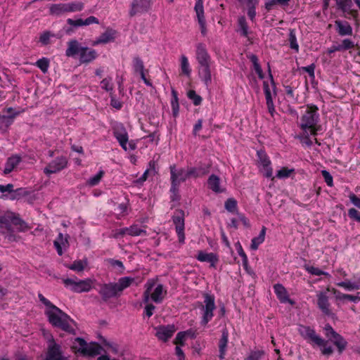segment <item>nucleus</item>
I'll return each instance as SVG.
<instances>
[{
	"mask_svg": "<svg viewBox=\"0 0 360 360\" xmlns=\"http://www.w3.org/2000/svg\"><path fill=\"white\" fill-rule=\"evenodd\" d=\"M99 287L98 293L104 302L120 295L115 286V283L100 284Z\"/></svg>",
	"mask_w": 360,
	"mask_h": 360,
	"instance_id": "obj_14",
	"label": "nucleus"
},
{
	"mask_svg": "<svg viewBox=\"0 0 360 360\" xmlns=\"http://www.w3.org/2000/svg\"><path fill=\"white\" fill-rule=\"evenodd\" d=\"M124 235H128L127 228H124L115 231L112 234V237L117 239L123 237Z\"/></svg>",
	"mask_w": 360,
	"mask_h": 360,
	"instance_id": "obj_62",
	"label": "nucleus"
},
{
	"mask_svg": "<svg viewBox=\"0 0 360 360\" xmlns=\"http://www.w3.org/2000/svg\"><path fill=\"white\" fill-rule=\"evenodd\" d=\"M298 332L309 343L322 347L321 353L323 355L330 356L333 353V347L331 346H327L328 341L317 335L314 328L308 326L300 325Z\"/></svg>",
	"mask_w": 360,
	"mask_h": 360,
	"instance_id": "obj_3",
	"label": "nucleus"
},
{
	"mask_svg": "<svg viewBox=\"0 0 360 360\" xmlns=\"http://www.w3.org/2000/svg\"><path fill=\"white\" fill-rule=\"evenodd\" d=\"M187 96L193 101L195 105H198L202 102V98L198 95L194 90H189L187 93Z\"/></svg>",
	"mask_w": 360,
	"mask_h": 360,
	"instance_id": "obj_50",
	"label": "nucleus"
},
{
	"mask_svg": "<svg viewBox=\"0 0 360 360\" xmlns=\"http://www.w3.org/2000/svg\"><path fill=\"white\" fill-rule=\"evenodd\" d=\"M203 302H198V306L202 312V319L200 323L206 326L214 316V311L216 309L215 298L213 295L209 293L203 294Z\"/></svg>",
	"mask_w": 360,
	"mask_h": 360,
	"instance_id": "obj_7",
	"label": "nucleus"
},
{
	"mask_svg": "<svg viewBox=\"0 0 360 360\" xmlns=\"http://www.w3.org/2000/svg\"><path fill=\"white\" fill-rule=\"evenodd\" d=\"M155 280L149 279L145 284L146 290L143 295L144 303H148L151 299L155 303H161L167 294V290L164 289L162 284H158L151 292L155 285Z\"/></svg>",
	"mask_w": 360,
	"mask_h": 360,
	"instance_id": "obj_6",
	"label": "nucleus"
},
{
	"mask_svg": "<svg viewBox=\"0 0 360 360\" xmlns=\"http://www.w3.org/2000/svg\"><path fill=\"white\" fill-rule=\"evenodd\" d=\"M330 340L337 347L339 354H342L347 346V342L337 332L331 336Z\"/></svg>",
	"mask_w": 360,
	"mask_h": 360,
	"instance_id": "obj_27",
	"label": "nucleus"
},
{
	"mask_svg": "<svg viewBox=\"0 0 360 360\" xmlns=\"http://www.w3.org/2000/svg\"><path fill=\"white\" fill-rule=\"evenodd\" d=\"M257 155L259 156L260 162L262 165L263 167L270 165L271 162L264 153H263L261 151H259L257 152Z\"/></svg>",
	"mask_w": 360,
	"mask_h": 360,
	"instance_id": "obj_58",
	"label": "nucleus"
},
{
	"mask_svg": "<svg viewBox=\"0 0 360 360\" xmlns=\"http://www.w3.org/2000/svg\"><path fill=\"white\" fill-rule=\"evenodd\" d=\"M188 333V331L184 332H179L177 333L176 338L174 340V344L176 345V346L184 345V340L186 339V334Z\"/></svg>",
	"mask_w": 360,
	"mask_h": 360,
	"instance_id": "obj_53",
	"label": "nucleus"
},
{
	"mask_svg": "<svg viewBox=\"0 0 360 360\" xmlns=\"http://www.w3.org/2000/svg\"><path fill=\"white\" fill-rule=\"evenodd\" d=\"M11 224L15 226L18 231L20 232L27 231L30 229L25 221L13 212L0 215V229L3 233L12 231Z\"/></svg>",
	"mask_w": 360,
	"mask_h": 360,
	"instance_id": "obj_5",
	"label": "nucleus"
},
{
	"mask_svg": "<svg viewBox=\"0 0 360 360\" xmlns=\"http://www.w3.org/2000/svg\"><path fill=\"white\" fill-rule=\"evenodd\" d=\"M264 354L263 351H252L245 360H259Z\"/></svg>",
	"mask_w": 360,
	"mask_h": 360,
	"instance_id": "obj_55",
	"label": "nucleus"
},
{
	"mask_svg": "<svg viewBox=\"0 0 360 360\" xmlns=\"http://www.w3.org/2000/svg\"><path fill=\"white\" fill-rule=\"evenodd\" d=\"M47 349L44 360H70V356L65 354L60 345L58 344L52 335L46 337Z\"/></svg>",
	"mask_w": 360,
	"mask_h": 360,
	"instance_id": "obj_9",
	"label": "nucleus"
},
{
	"mask_svg": "<svg viewBox=\"0 0 360 360\" xmlns=\"http://www.w3.org/2000/svg\"><path fill=\"white\" fill-rule=\"evenodd\" d=\"M336 30L339 35L346 36L352 34V27L347 21L336 20L335 22Z\"/></svg>",
	"mask_w": 360,
	"mask_h": 360,
	"instance_id": "obj_25",
	"label": "nucleus"
},
{
	"mask_svg": "<svg viewBox=\"0 0 360 360\" xmlns=\"http://www.w3.org/2000/svg\"><path fill=\"white\" fill-rule=\"evenodd\" d=\"M236 245L237 252H238L239 256L241 257V258L243 259V264L246 265L248 264V257H247L246 254L243 251V248H242L241 245L240 244V243H237Z\"/></svg>",
	"mask_w": 360,
	"mask_h": 360,
	"instance_id": "obj_56",
	"label": "nucleus"
},
{
	"mask_svg": "<svg viewBox=\"0 0 360 360\" xmlns=\"http://www.w3.org/2000/svg\"><path fill=\"white\" fill-rule=\"evenodd\" d=\"M348 216L360 223V212L354 208H351L348 210Z\"/></svg>",
	"mask_w": 360,
	"mask_h": 360,
	"instance_id": "obj_60",
	"label": "nucleus"
},
{
	"mask_svg": "<svg viewBox=\"0 0 360 360\" xmlns=\"http://www.w3.org/2000/svg\"><path fill=\"white\" fill-rule=\"evenodd\" d=\"M306 270L312 275L321 276L327 275V273L321 271V269L314 266H306Z\"/></svg>",
	"mask_w": 360,
	"mask_h": 360,
	"instance_id": "obj_57",
	"label": "nucleus"
},
{
	"mask_svg": "<svg viewBox=\"0 0 360 360\" xmlns=\"http://www.w3.org/2000/svg\"><path fill=\"white\" fill-rule=\"evenodd\" d=\"M86 345V342L84 339L77 338L75 340L73 348L76 349L78 352L83 354L85 350Z\"/></svg>",
	"mask_w": 360,
	"mask_h": 360,
	"instance_id": "obj_45",
	"label": "nucleus"
},
{
	"mask_svg": "<svg viewBox=\"0 0 360 360\" xmlns=\"http://www.w3.org/2000/svg\"><path fill=\"white\" fill-rule=\"evenodd\" d=\"M0 192L1 193H9L11 194V199H19L20 196L25 195V191L22 188H18L15 191L13 190V185L8 184L7 185L0 184Z\"/></svg>",
	"mask_w": 360,
	"mask_h": 360,
	"instance_id": "obj_20",
	"label": "nucleus"
},
{
	"mask_svg": "<svg viewBox=\"0 0 360 360\" xmlns=\"http://www.w3.org/2000/svg\"><path fill=\"white\" fill-rule=\"evenodd\" d=\"M172 94L173 96V99L172 100V108L174 116H176L179 112V102L176 92L173 89L172 91Z\"/></svg>",
	"mask_w": 360,
	"mask_h": 360,
	"instance_id": "obj_49",
	"label": "nucleus"
},
{
	"mask_svg": "<svg viewBox=\"0 0 360 360\" xmlns=\"http://www.w3.org/2000/svg\"><path fill=\"white\" fill-rule=\"evenodd\" d=\"M171 174V188L170 191L172 193V200H176L179 198L178 195L179 186L181 182H184L188 179L187 171L183 168L177 169L175 165H170Z\"/></svg>",
	"mask_w": 360,
	"mask_h": 360,
	"instance_id": "obj_8",
	"label": "nucleus"
},
{
	"mask_svg": "<svg viewBox=\"0 0 360 360\" xmlns=\"http://www.w3.org/2000/svg\"><path fill=\"white\" fill-rule=\"evenodd\" d=\"M36 65L44 72L46 73L48 71L49 67V60L46 58H42L39 59L36 62Z\"/></svg>",
	"mask_w": 360,
	"mask_h": 360,
	"instance_id": "obj_47",
	"label": "nucleus"
},
{
	"mask_svg": "<svg viewBox=\"0 0 360 360\" xmlns=\"http://www.w3.org/2000/svg\"><path fill=\"white\" fill-rule=\"evenodd\" d=\"M128 235L131 236H139L141 235L146 236V231L138 226V225H132L127 228Z\"/></svg>",
	"mask_w": 360,
	"mask_h": 360,
	"instance_id": "obj_43",
	"label": "nucleus"
},
{
	"mask_svg": "<svg viewBox=\"0 0 360 360\" xmlns=\"http://www.w3.org/2000/svg\"><path fill=\"white\" fill-rule=\"evenodd\" d=\"M238 31L240 34L243 37H247L248 34V25L244 16H241L238 18Z\"/></svg>",
	"mask_w": 360,
	"mask_h": 360,
	"instance_id": "obj_41",
	"label": "nucleus"
},
{
	"mask_svg": "<svg viewBox=\"0 0 360 360\" xmlns=\"http://www.w3.org/2000/svg\"><path fill=\"white\" fill-rule=\"evenodd\" d=\"M133 68L136 72L141 74L144 72V64L143 60L139 56L134 57L133 59Z\"/></svg>",
	"mask_w": 360,
	"mask_h": 360,
	"instance_id": "obj_44",
	"label": "nucleus"
},
{
	"mask_svg": "<svg viewBox=\"0 0 360 360\" xmlns=\"http://www.w3.org/2000/svg\"><path fill=\"white\" fill-rule=\"evenodd\" d=\"M317 304L319 308L322 311V312L325 314L329 315L330 314V304L328 302V297L326 295V292H319L317 294Z\"/></svg>",
	"mask_w": 360,
	"mask_h": 360,
	"instance_id": "obj_19",
	"label": "nucleus"
},
{
	"mask_svg": "<svg viewBox=\"0 0 360 360\" xmlns=\"http://www.w3.org/2000/svg\"><path fill=\"white\" fill-rule=\"evenodd\" d=\"M79 56V61L82 63H88L94 60L97 57V53L94 49L83 46L82 51H81Z\"/></svg>",
	"mask_w": 360,
	"mask_h": 360,
	"instance_id": "obj_22",
	"label": "nucleus"
},
{
	"mask_svg": "<svg viewBox=\"0 0 360 360\" xmlns=\"http://www.w3.org/2000/svg\"><path fill=\"white\" fill-rule=\"evenodd\" d=\"M288 41L290 42V49L297 53L299 51V45L297 41L295 30L294 29L289 30Z\"/></svg>",
	"mask_w": 360,
	"mask_h": 360,
	"instance_id": "obj_39",
	"label": "nucleus"
},
{
	"mask_svg": "<svg viewBox=\"0 0 360 360\" xmlns=\"http://www.w3.org/2000/svg\"><path fill=\"white\" fill-rule=\"evenodd\" d=\"M207 184L209 188L214 193H223L225 191L224 188L220 187V179L215 174L210 176L207 180Z\"/></svg>",
	"mask_w": 360,
	"mask_h": 360,
	"instance_id": "obj_28",
	"label": "nucleus"
},
{
	"mask_svg": "<svg viewBox=\"0 0 360 360\" xmlns=\"http://www.w3.org/2000/svg\"><path fill=\"white\" fill-rule=\"evenodd\" d=\"M349 197L352 203L360 209V198L354 193H351Z\"/></svg>",
	"mask_w": 360,
	"mask_h": 360,
	"instance_id": "obj_64",
	"label": "nucleus"
},
{
	"mask_svg": "<svg viewBox=\"0 0 360 360\" xmlns=\"http://www.w3.org/2000/svg\"><path fill=\"white\" fill-rule=\"evenodd\" d=\"M68 162V161L66 157L63 155L57 157L48 164L44 169V172L48 176L59 172L67 167Z\"/></svg>",
	"mask_w": 360,
	"mask_h": 360,
	"instance_id": "obj_13",
	"label": "nucleus"
},
{
	"mask_svg": "<svg viewBox=\"0 0 360 360\" xmlns=\"http://www.w3.org/2000/svg\"><path fill=\"white\" fill-rule=\"evenodd\" d=\"M101 86L103 89L105 90L108 92H110V94L113 91V84L112 79L111 77H108L104 78L101 82Z\"/></svg>",
	"mask_w": 360,
	"mask_h": 360,
	"instance_id": "obj_46",
	"label": "nucleus"
},
{
	"mask_svg": "<svg viewBox=\"0 0 360 360\" xmlns=\"http://www.w3.org/2000/svg\"><path fill=\"white\" fill-rule=\"evenodd\" d=\"M321 174L324 180L328 186H333V177L326 170H322Z\"/></svg>",
	"mask_w": 360,
	"mask_h": 360,
	"instance_id": "obj_61",
	"label": "nucleus"
},
{
	"mask_svg": "<svg viewBox=\"0 0 360 360\" xmlns=\"http://www.w3.org/2000/svg\"><path fill=\"white\" fill-rule=\"evenodd\" d=\"M103 174V171H100L97 174L94 176L93 177L90 178L88 181V183L91 186H95L101 180L102 176Z\"/></svg>",
	"mask_w": 360,
	"mask_h": 360,
	"instance_id": "obj_59",
	"label": "nucleus"
},
{
	"mask_svg": "<svg viewBox=\"0 0 360 360\" xmlns=\"http://www.w3.org/2000/svg\"><path fill=\"white\" fill-rule=\"evenodd\" d=\"M83 46L75 39L70 40L68 43V49L65 51V55L68 57H75L79 56Z\"/></svg>",
	"mask_w": 360,
	"mask_h": 360,
	"instance_id": "obj_23",
	"label": "nucleus"
},
{
	"mask_svg": "<svg viewBox=\"0 0 360 360\" xmlns=\"http://www.w3.org/2000/svg\"><path fill=\"white\" fill-rule=\"evenodd\" d=\"M339 9L342 11L349 10L352 6V0H335Z\"/></svg>",
	"mask_w": 360,
	"mask_h": 360,
	"instance_id": "obj_48",
	"label": "nucleus"
},
{
	"mask_svg": "<svg viewBox=\"0 0 360 360\" xmlns=\"http://www.w3.org/2000/svg\"><path fill=\"white\" fill-rule=\"evenodd\" d=\"M63 283L66 288H69L72 292L82 293L89 292L92 288V281L89 278L77 280V278H63Z\"/></svg>",
	"mask_w": 360,
	"mask_h": 360,
	"instance_id": "obj_10",
	"label": "nucleus"
},
{
	"mask_svg": "<svg viewBox=\"0 0 360 360\" xmlns=\"http://www.w3.org/2000/svg\"><path fill=\"white\" fill-rule=\"evenodd\" d=\"M181 70L184 75L189 77L191 75V70L190 68L188 58L186 56L182 55L180 58Z\"/></svg>",
	"mask_w": 360,
	"mask_h": 360,
	"instance_id": "obj_40",
	"label": "nucleus"
},
{
	"mask_svg": "<svg viewBox=\"0 0 360 360\" xmlns=\"http://www.w3.org/2000/svg\"><path fill=\"white\" fill-rule=\"evenodd\" d=\"M19 112H14L11 115H0V131L5 133L8 128L12 124L15 117Z\"/></svg>",
	"mask_w": 360,
	"mask_h": 360,
	"instance_id": "obj_24",
	"label": "nucleus"
},
{
	"mask_svg": "<svg viewBox=\"0 0 360 360\" xmlns=\"http://www.w3.org/2000/svg\"><path fill=\"white\" fill-rule=\"evenodd\" d=\"M86 264H87V263L86 261L76 260V261H74L72 264L68 266V267L70 269L73 270L75 271L80 272L84 269Z\"/></svg>",
	"mask_w": 360,
	"mask_h": 360,
	"instance_id": "obj_42",
	"label": "nucleus"
},
{
	"mask_svg": "<svg viewBox=\"0 0 360 360\" xmlns=\"http://www.w3.org/2000/svg\"><path fill=\"white\" fill-rule=\"evenodd\" d=\"M209 166L205 167H189L187 169L188 177L198 178L207 174L209 172Z\"/></svg>",
	"mask_w": 360,
	"mask_h": 360,
	"instance_id": "obj_33",
	"label": "nucleus"
},
{
	"mask_svg": "<svg viewBox=\"0 0 360 360\" xmlns=\"http://www.w3.org/2000/svg\"><path fill=\"white\" fill-rule=\"evenodd\" d=\"M224 206H225V208H226V210L227 211L231 212H233L236 210L237 202L233 198H229L225 202Z\"/></svg>",
	"mask_w": 360,
	"mask_h": 360,
	"instance_id": "obj_52",
	"label": "nucleus"
},
{
	"mask_svg": "<svg viewBox=\"0 0 360 360\" xmlns=\"http://www.w3.org/2000/svg\"><path fill=\"white\" fill-rule=\"evenodd\" d=\"M115 39V31L112 30H107L105 32L101 34L98 38L93 43L94 45L99 44H107L112 41Z\"/></svg>",
	"mask_w": 360,
	"mask_h": 360,
	"instance_id": "obj_32",
	"label": "nucleus"
},
{
	"mask_svg": "<svg viewBox=\"0 0 360 360\" xmlns=\"http://www.w3.org/2000/svg\"><path fill=\"white\" fill-rule=\"evenodd\" d=\"M103 348L101 345L95 342L87 344L84 352V356H94L101 353Z\"/></svg>",
	"mask_w": 360,
	"mask_h": 360,
	"instance_id": "obj_29",
	"label": "nucleus"
},
{
	"mask_svg": "<svg viewBox=\"0 0 360 360\" xmlns=\"http://www.w3.org/2000/svg\"><path fill=\"white\" fill-rule=\"evenodd\" d=\"M266 234V228L263 226L260 233L257 237H255L252 239V243L250 245V248L253 250H256L259 245L262 244L264 241Z\"/></svg>",
	"mask_w": 360,
	"mask_h": 360,
	"instance_id": "obj_36",
	"label": "nucleus"
},
{
	"mask_svg": "<svg viewBox=\"0 0 360 360\" xmlns=\"http://www.w3.org/2000/svg\"><path fill=\"white\" fill-rule=\"evenodd\" d=\"M195 59L198 62V73L206 86L212 82L211 65L212 58L206 46L202 43L196 44Z\"/></svg>",
	"mask_w": 360,
	"mask_h": 360,
	"instance_id": "obj_1",
	"label": "nucleus"
},
{
	"mask_svg": "<svg viewBox=\"0 0 360 360\" xmlns=\"http://www.w3.org/2000/svg\"><path fill=\"white\" fill-rule=\"evenodd\" d=\"M84 8V4L81 1H75L67 4H54L51 6L50 12L53 15H59L67 12L81 11Z\"/></svg>",
	"mask_w": 360,
	"mask_h": 360,
	"instance_id": "obj_11",
	"label": "nucleus"
},
{
	"mask_svg": "<svg viewBox=\"0 0 360 360\" xmlns=\"http://www.w3.org/2000/svg\"><path fill=\"white\" fill-rule=\"evenodd\" d=\"M341 51H346L354 47V43L349 39L342 40V43L340 44Z\"/></svg>",
	"mask_w": 360,
	"mask_h": 360,
	"instance_id": "obj_54",
	"label": "nucleus"
},
{
	"mask_svg": "<svg viewBox=\"0 0 360 360\" xmlns=\"http://www.w3.org/2000/svg\"><path fill=\"white\" fill-rule=\"evenodd\" d=\"M229 341V332L226 328H224L221 331V336L219 341V357L224 359L226 352V347Z\"/></svg>",
	"mask_w": 360,
	"mask_h": 360,
	"instance_id": "obj_21",
	"label": "nucleus"
},
{
	"mask_svg": "<svg viewBox=\"0 0 360 360\" xmlns=\"http://www.w3.org/2000/svg\"><path fill=\"white\" fill-rule=\"evenodd\" d=\"M337 285L342 287L347 290H360V278L356 282H351L350 281H342L337 283Z\"/></svg>",
	"mask_w": 360,
	"mask_h": 360,
	"instance_id": "obj_37",
	"label": "nucleus"
},
{
	"mask_svg": "<svg viewBox=\"0 0 360 360\" xmlns=\"http://www.w3.org/2000/svg\"><path fill=\"white\" fill-rule=\"evenodd\" d=\"M319 115L318 108L315 105H308L305 112L300 120V128L304 134L316 135L318 130L316 125L319 122Z\"/></svg>",
	"mask_w": 360,
	"mask_h": 360,
	"instance_id": "obj_4",
	"label": "nucleus"
},
{
	"mask_svg": "<svg viewBox=\"0 0 360 360\" xmlns=\"http://www.w3.org/2000/svg\"><path fill=\"white\" fill-rule=\"evenodd\" d=\"M156 164L154 161H150L149 163V168H148L143 175L137 180L138 182L142 183L145 181L148 175H155L157 173L156 169H155Z\"/></svg>",
	"mask_w": 360,
	"mask_h": 360,
	"instance_id": "obj_38",
	"label": "nucleus"
},
{
	"mask_svg": "<svg viewBox=\"0 0 360 360\" xmlns=\"http://www.w3.org/2000/svg\"><path fill=\"white\" fill-rule=\"evenodd\" d=\"M294 172L293 169H288L287 167H283L280 170H278L276 173V177L278 179H284L290 176V174Z\"/></svg>",
	"mask_w": 360,
	"mask_h": 360,
	"instance_id": "obj_51",
	"label": "nucleus"
},
{
	"mask_svg": "<svg viewBox=\"0 0 360 360\" xmlns=\"http://www.w3.org/2000/svg\"><path fill=\"white\" fill-rule=\"evenodd\" d=\"M134 281L135 278L130 276H125L119 278L118 281L115 283V286L119 294L120 295L124 289L129 287Z\"/></svg>",
	"mask_w": 360,
	"mask_h": 360,
	"instance_id": "obj_30",
	"label": "nucleus"
},
{
	"mask_svg": "<svg viewBox=\"0 0 360 360\" xmlns=\"http://www.w3.org/2000/svg\"><path fill=\"white\" fill-rule=\"evenodd\" d=\"M150 8L148 0H133L129 11L130 16H134L138 13L146 12Z\"/></svg>",
	"mask_w": 360,
	"mask_h": 360,
	"instance_id": "obj_16",
	"label": "nucleus"
},
{
	"mask_svg": "<svg viewBox=\"0 0 360 360\" xmlns=\"http://www.w3.org/2000/svg\"><path fill=\"white\" fill-rule=\"evenodd\" d=\"M172 221L175 225L176 232L178 236L179 243H184L185 240L184 235V212L182 210L175 211Z\"/></svg>",
	"mask_w": 360,
	"mask_h": 360,
	"instance_id": "obj_12",
	"label": "nucleus"
},
{
	"mask_svg": "<svg viewBox=\"0 0 360 360\" xmlns=\"http://www.w3.org/2000/svg\"><path fill=\"white\" fill-rule=\"evenodd\" d=\"M333 293L335 295L336 299L340 300H349L350 302L356 303L360 301V292H357L356 295H349V294H344L340 292V291L333 289Z\"/></svg>",
	"mask_w": 360,
	"mask_h": 360,
	"instance_id": "obj_35",
	"label": "nucleus"
},
{
	"mask_svg": "<svg viewBox=\"0 0 360 360\" xmlns=\"http://www.w3.org/2000/svg\"><path fill=\"white\" fill-rule=\"evenodd\" d=\"M114 136L124 150H127L128 134L126 129L120 126L114 129Z\"/></svg>",
	"mask_w": 360,
	"mask_h": 360,
	"instance_id": "obj_18",
	"label": "nucleus"
},
{
	"mask_svg": "<svg viewBox=\"0 0 360 360\" xmlns=\"http://www.w3.org/2000/svg\"><path fill=\"white\" fill-rule=\"evenodd\" d=\"M155 336L162 341H167L176 331L174 325L160 326L155 328Z\"/></svg>",
	"mask_w": 360,
	"mask_h": 360,
	"instance_id": "obj_15",
	"label": "nucleus"
},
{
	"mask_svg": "<svg viewBox=\"0 0 360 360\" xmlns=\"http://www.w3.org/2000/svg\"><path fill=\"white\" fill-rule=\"evenodd\" d=\"M196 15L198 18V22L200 25L201 32L204 35L205 34V19L204 16V8L202 0H197L194 7Z\"/></svg>",
	"mask_w": 360,
	"mask_h": 360,
	"instance_id": "obj_17",
	"label": "nucleus"
},
{
	"mask_svg": "<svg viewBox=\"0 0 360 360\" xmlns=\"http://www.w3.org/2000/svg\"><path fill=\"white\" fill-rule=\"evenodd\" d=\"M52 36L49 32H44L41 34L39 41L43 44L46 45L49 43L50 37Z\"/></svg>",
	"mask_w": 360,
	"mask_h": 360,
	"instance_id": "obj_63",
	"label": "nucleus"
},
{
	"mask_svg": "<svg viewBox=\"0 0 360 360\" xmlns=\"http://www.w3.org/2000/svg\"><path fill=\"white\" fill-rule=\"evenodd\" d=\"M46 315L53 326L70 334H75L74 320L56 306H53L52 309H47Z\"/></svg>",
	"mask_w": 360,
	"mask_h": 360,
	"instance_id": "obj_2",
	"label": "nucleus"
},
{
	"mask_svg": "<svg viewBox=\"0 0 360 360\" xmlns=\"http://www.w3.org/2000/svg\"><path fill=\"white\" fill-rule=\"evenodd\" d=\"M20 157L18 155H13L8 158L5 165L4 173L5 174L11 173L13 169L20 163Z\"/></svg>",
	"mask_w": 360,
	"mask_h": 360,
	"instance_id": "obj_34",
	"label": "nucleus"
},
{
	"mask_svg": "<svg viewBox=\"0 0 360 360\" xmlns=\"http://www.w3.org/2000/svg\"><path fill=\"white\" fill-rule=\"evenodd\" d=\"M274 288L278 300L281 302L285 303L288 302L292 303L288 297L286 289L281 284L277 283L274 285Z\"/></svg>",
	"mask_w": 360,
	"mask_h": 360,
	"instance_id": "obj_31",
	"label": "nucleus"
},
{
	"mask_svg": "<svg viewBox=\"0 0 360 360\" xmlns=\"http://www.w3.org/2000/svg\"><path fill=\"white\" fill-rule=\"evenodd\" d=\"M197 259L200 262H206L211 264V266L214 267L218 261L216 254L210 252L207 253L203 251H199L196 257Z\"/></svg>",
	"mask_w": 360,
	"mask_h": 360,
	"instance_id": "obj_26",
	"label": "nucleus"
}]
</instances>
